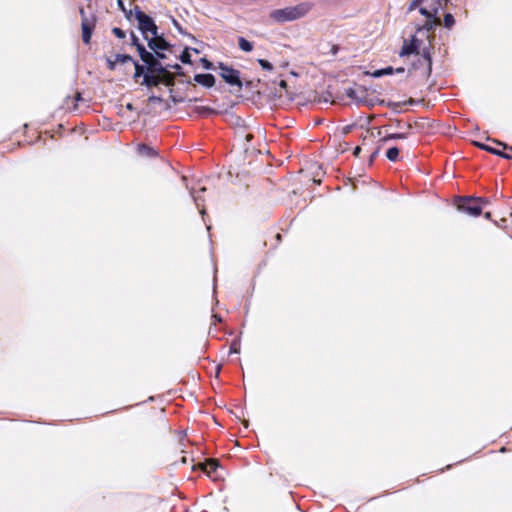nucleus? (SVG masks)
I'll list each match as a JSON object with an SVG mask.
<instances>
[{
  "mask_svg": "<svg viewBox=\"0 0 512 512\" xmlns=\"http://www.w3.org/2000/svg\"><path fill=\"white\" fill-rule=\"evenodd\" d=\"M133 43H134V44H136V45H138V44H139V43H138V38H137L136 36H134V37H133Z\"/></svg>",
  "mask_w": 512,
  "mask_h": 512,
  "instance_id": "c756f323",
  "label": "nucleus"
},
{
  "mask_svg": "<svg viewBox=\"0 0 512 512\" xmlns=\"http://www.w3.org/2000/svg\"><path fill=\"white\" fill-rule=\"evenodd\" d=\"M219 74L224 79L226 83L231 86H236L238 89H241L243 84L240 79V72L232 67H229L223 63L219 65Z\"/></svg>",
  "mask_w": 512,
  "mask_h": 512,
  "instance_id": "39448f33",
  "label": "nucleus"
},
{
  "mask_svg": "<svg viewBox=\"0 0 512 512\" xmlns=\"http://www.w3.org/2000/svg\"><path fill=\"white\" fill-rule=\"evenodd\" d=\"M112 32L119 39H123L126 36L125 32L118 27L113 28Z\"/></svg>",
  "mask_w": 512,
  "mask_h": 512,
  "instance_id": "393cba45",
  "label": "nucleus"
},
{
  "mask_svg": "<svg viewBox=\"0 0 512 512\" xmlns=\"http://www.w3.org/2000/svg\"><path fill=\"white\" fill-rule=\"evenodd\" d=\"M359 151H360V148H359V147H357V148L355 149V151H354V154H355V155H358Z\"/></svg>",
  "mask_w": 512,
  "mask_h": 512,
  "instance_id": "7c9ffc66",
  "label": "nucleus"
},
{
  "mask_svg": "<svg viewBox=\"0 0 512 512\" xmlns=\"http://www.w3.org/2000/svg\"><path fill=\"white\" fill-rule=\"evenodd\" d=\"M421 41L414 35L410 41L405 40L399 55L401 57L411 54H418L420 50Z\"/></svg>",
  "mask_w": 512,
  "mask_h": 512,
  "instance_id": "0eeeda50",
  "label": "nucleus"
},
{
  "mask_svg": "<svg viewBox=\"0 0 512 512\" xmlns=\"http://www.w3.org/2000/svg\"><path fill=\"white\" fill-rule=\"evenodd\" d=\"M398 156H399V149L397 147H391L387 150L386 152V157L392 161V162H395L397 161L398 159Z\"/></svg>",
  "mask_w": 512,
  "mask_h": 512,
  "instance_id": "dca6fc26",
  "label": "nucleus"
},
{
  "mask_svg": "<svg viewBox=\"0 0 512 512\" xmlns=\"http://www.w3.org/2000/svg\"><path fill=\"white\" fill-rule=\"evenodd\" d=\"M138 151L141 155L144 156L152 157L156 155V151L153 148L144 144L138 146Z\"/></svg>",
  "mask_w": 512,
  "mask_h": 512,
  "instance_id": "2eb2a0df",
  "label": "nucleus"
},
{
  "mask_svg": "<svg viewBox=\"0 0 512 512\" xmlns=\"http://www.w3.org/2000/svg\"><path fill=\"white\" fill-rule=\"evenodd\" d=\"M115 61L116 63H128V62H133V59L131 56L129 55H125V54H117L115 56Z\"/></svg>",
  "mask_w": 512,
  "mask_h": 512,
  "instance_id": "a211bd4d",
  "label": "nucleus"
},
{
  "mask_svg": "<svg viewBox=\"0 0 512 512\" xmlns=\"http://www.w3.org/2000/svg\"><path fill=\"white\" fill-rule=\"evenodd\" d=\"M426 0H413L410 3L409 10L412 11L418 7H422Z\"/></svg>",
  "mask_w": 512,
  "mask_h": 512,
  "instance_id": "b1692460",
  "label": "nucleus"
},
{
  "mask_svg": "<svg viewBox=\"0 0 512 512\" xmlns=\"http://www.w3.org/2000/svg\"><path fill=\"white\" fill-rule=\"evenodd\" d=\"M497 145H499V146H503L504 148H506V146H505V145H503L501 142H497Z\"/></svg>",
  "mask_w": 512,
  "mask_h": 512,
  "instance_id": "72a5a7b5",
  "label": "nucleus"
},
{
  "mask_svg": "<svg viewBox=\"0 0 512 512\" xmlns=\"http://www.w3.org/2000/svg\"><path fill=\"white\" fill-rule=\"evenodd\" d=\"M422 58H423V61L426 64L427 71L430 72L431 71L432 62H431L430 54H429V52H428V50L426 48H423Z\"/></svg>",
  "mask_w": 512,
  "mask_h": 512,
  "instance_id": "f3484780",
  "label": "nucleus"
},
{
  "mask_svg": "<svg viewBox=\"0 0 512 512\" xmlns=\"http://www.w3.org/2000/svg\"><path fill=\"white\" fill-rule=\"evenodd\" d=\"M354 93H355V92H354V90H352V89L347 90V95H348L350 98H354Z\"/></svg>",
  "mask_w": 512,
  "mask_h": 512,
  "instance_id": "cd10ccee",
  "label": "nucleus"
},
{
  "mask_svg": "<svg viewBox=\"0 0 512 512\" xmlns=\"http://www.w3.org/2000/svg\"><path fill=\"white\" fill-rule=\"evenodd\" d=\"M132 63H133V64H134V66H135L134 78H138V77H140L141 75H143V76H144V67H143V66H141L140 64H138L137 62H135L134 60H133V62H132Z\"/></svg>",
  "mask_w": 512,
  "mask_h": 512,
  "instance_id": "412c9836",
  "label": "nucleus"
},
{
  "mask_svg": "<svg viewBox=\"0 0 512 512\" xmlns=\"http://www.w3.org/2000/svg\"><path fill=\"white\" fill-rule=\"evenodd\" d=\"M405 69L403 67H399L397 69H394L393 67L391 66H388V67H385V68H382V69H377L373 72H369V71H366L365 72V75H369L373 78H380V77H383V76H388V75H392L393 73H404Z\"/></svg>",
  "mask_w": 512,
  "mask_h": 512,
  "instance_id": "1a4fd4ad",
  "label": "nucleus"
},
{
  "mask_svg": "<svg viewBox=\"0 0 512 512\" xmlns=\"http://www.w3.org/2000/svg\"><path fill=\"white\" fill-rule=\"evenodd\" d=\"M116 64L117 63H116L115 59L114 60H111V59L107 60V65H108V68L110 70H114L116 68Z\"/></svg>",
  "mask_w": 512,
  "mask_h": 512,
  "instance_id": "a878e982",
  "label": "nucleus"
},
{
  "mask_svg": "<svg viewBox=\"0 0 512 512\" xmlns=\"http://www.w3.org/2000/svg\"><path fill=\"white\" fill-rule=\"evenodd\" d=\"M448 0H431L428 5L419 8V12L426 17L425 23L417 29V34L429 33L440 24L438 13L444 9Z\"/></svg>",
  "mask_w": 512,
  "mask_h": 512,
  "instance_id": "f03ea898",
  "label": "nucleus"
},
{
  "mask_svg": "<svg viewBox=\"0 0 512 512\" xmlns=\"http://www.w3.org/2000/svg\"><path fill=\"white\" fill-rule=\"evenodd\" d=\"M134 14L138 21L139 29L144 37L148 39L149 36H151V39L149 40V46L150 48L154 49L153 42L154 37L157 36V26L155 25L153 19L146 15L138 6H135Z\"/></svg>",
  "mask_w": 512,
  "mask_h": 512,
  "instance_id": "7ed1b4c3",
  "label": "nucleus"
},
{
  "mask_svg": "<svg viewBox=\"0 0 512 512\" xmlns=\"http://www.w3.org/2000/svg\"><path fill=\"white\" fill-rule=\"evenodd\" d=\"M490 216H491L490 212L485 213V217H486L487 219H489V218H490Z\"/></svg>",
  "mask_w": 512,
  "mask_h": 512,
  "instance_id": "473e14b6",
  "label": "nucleus"
},
{
  "mask_svg": "<svg viewBox=\"0 0 512 512\" xmlns=\"http://www.w3.org/2000/svg\"><path fill=\"white\" fill-rule=\"evenodd\" d=\"M153 72L154 71L148 70V72L144 74L142 82L143 85L151 87L157 86L162 82V78L159 75H155Z\"/></svg>",
  "mask_w": 512,
  "mask_h": 512,
  "instance_id": "9b49d317",
  "label": "nucleus"
},
{
  "mask_svg": "<svg viewBox=\"0 0 512 512\" xmlns=\"http://www.w3.org/2000/svg\"><path fill=\"white\" fill-rule=\"evenodd\" d=\"M194 81L204 87L210 88L215 84V78L212 74H196Z\"/></svg>",
  "mask_w": 512,
  "mask_h": 512,
  "instance_id": "9d476101",
  "label": "nucleus"
},
{
  "mask_svg": "<svg viewBox=\"0 0 512 512\" xmlns=\"http://www.w3.org/2000/svg\"><path fill=\"white\" fill-rule=\"evenodd\" d=\"M137 49L139 51L141 60L148 65V70L155 71L156 66L159 64L155 57L141 44L137 45Z\"/></svg>",
  "mask_w": 512,
  "mask_h": 512,
  "instance_id": "6e6552de",
  "label": "nucleus"
},
{
  "mask_svg": "<svg viewBox=\"0 0 512 512\" xmlns=\"http://www.w3.org/2000/svg\"><path fill=\"white\" fill-rule=\"evenodd\" d=\"M258 63L264 70L271 71L273 69L272 64L265 59H259Z\"/></svg>",
  "mask_w": 512,
  "mask_h": 512,
  "instance_id": "4be33fe9",
  "label": "nucleus"
},
{
  "mask_svg": "<svg viewBox=\"0 0 512 512\" xmlns=\"http://www.w3.org/2000/svg\"><path fill=\"white\" fill-rule=\"evenodd\" d=\"M219 465L217 463L216 460L214 459H210L208 461H206L203 465H202V469L203 471L208 474V475H211L212 473H215L216 470L218 469Z\"/></svg>",
  "mask_w": 512,
  "mask_h": 512,
  "instance_id": "f8f14e48",
  "label": "nucleus"
},
{
  "mask_svg": "<svg viewBox=\"0 0 512 512\" xmlns=\"http://www.w3.org/2000/svg\"><path fill=\"white\" fill-rule=\"evenodd\" d=\"M238 46L244 52H251L253 50V44L244 37L238 38Z\"/></svg>",
  "mask_w": 512,
  "mask_h": 512,
  "instance_id": "ddd939ff",
  "label": "nucleus"
},
{
  "mask_svg": "<svg viewBox=\"0 0 512 512\" xmlns=\"http://www.w3.org/2000/svg\"><path fill=\"white\" fill-rule=\"evenodd\" d=\"M406 138V134L404 133H392V134H389L388 136H386L384 138L385 141L387 140H392V139H404Z\"/></svg>",
  "mask_w": 512,
  "mask_h": 512,
  "instance_id": "5701e85b",
  "label": "nucleus"
},
{
  "mask_svg": "<svg viewBox=\"0 0 512 512\" xmlns=\"http://www.w3.org/2000/svg\"><path fill=\"white\" fill-rule=\"evenodd\" d=\"M191 194L193 196V199H194V202H195L196 206L200 210V214L204 215L205 208L203 206H201V203H200L201 202V197L198 194H196L193 190L191 191Z\"/></svg>",
  "mask_w": 512,
  "mask_h": 512,
  "instance_id": "aec40b11",
  "label": "nucleus"
},
{
  "mask_svg": "<svg viewBox=\"0 0 512 512\" xmlns=\"http://www.w3.org/2000/svg\"><path fill=\"white\" fill-rule=\"evenodd\" d=\"M206 190L205 187L200 188V192H204Z\"/></svg>",
  "mask_w": 512,
  "mask_h": 512,
  "instance_id": "f704fd0d",
  "label": "nucleus"
},
{
  "mask_svg": "<svg viewBox=\"0 0 512 512\" xmlns=\"http://www.w3.org/2000/svg\"><path fill=\"white\" fill-rule=\"evenodd\" d=\"M117 5L121 11H123L124 13H127V10H126L123 0H117Z\"/></svg>",
  "mask_w": 512,
  "mask_h": 512,
  "instance_id": "bb28decb",
  "label": "nucleus"
},
{
  "mask_svg": "<svg viewBox=\"0 0 512 512\" xmlns=\"http://www.w3.org/2000/svg\"><path fill=\"white\" fill-rule=\"evenodd\" d=\"M455 24V19L452 14L447 13L444 16V26L448 29L452 28Z\"/></svg>",
  "mask_w": 512,
  "mask_h": 512,
  "instance_id": "6ab92c4d",
  "label": "nucleus"
},
{
  "mask_svg": "<svg viewBox=\"0 0 512 512\" xmlns=\"http://www.w3.org/2000/svg\"><path fill=\"white\" fill-rule=\"evenodd\" d=\"M80 13L82 15V23H81V28H82V39H83V42L85 44H89L90 40H91V36H92V33H93V30H94V27H95V19L94 18H87L85 16V13H84V10L81 9L80 10Z\"/></svg>",
  "mask_w": 512,
  "mask_h": 512,
  "instance_id": "423d86ee",
  "label": "nucleus"
},
{
  "mask_svg": "<svg viewBox=\"0 0 512 512\" xmlns=\"http://www.w3.org/2000/svg\"><path fill=\"white\" fill-rule=\"evenodd\" d=\"M76 99H77V100H80V99H81V94H80V93H77V94H76Z\"/></svg>",
  "mask_w": 512,
  "mask_h": 512,
  "instance_id": "2f4dec72",
  "label": "nucleus"
},
{
  "mask_svg": "<svg viewBox=\"0 0 512 512\" xmlns=\"http://www.w3.org/2000/svg\"><path fill=\"white\" fill-rule=\"evenodd\" d=\"M312 8L313 3L304 1L294 6L275 9L270 12L269 17L276 23L292 22L305 17Z\"/></svg>",
  "mask_w": 512,
  "mask_h": 512,
  "instance_id": "f257e3e1",
  "label": "nucleus"
},
{
  "mask_svg": "<svg viewBox=\"0 0 512 512\" xmlns=\"http://www.w3.org/2000/svg\"><path fill=\"white\" fill-rule=\"evenodd\" d=\"M487 203L488 200L481 197H465L459 199L457 207L460 211L470 216L477 217L482 213L483 206Z\"/></svg>",
  "mask_w": 512,
  "mask_h": 512,
  "instance_id": "20e7f679",
  "label": "nucleus"
},
{
  "mask_svg": "<svg viewBox=\"0 0 512 512\" xmlns=\"http://www.w3.org/2000/svg\"><path fill=\"white\" fill-rule=\"evenodd\" d=\"M286 85H287V84H286V81H285V80H281V81H280V86H281L282 88H285V87H286Z\"/></svg>",
  "mask_w": 512,
  "mask_h": 512,
  "instance_id": "c85d7f7f",
  "label": "nucleus"
},
{
  "mask_svg": "<svg viewBox=\"0 0 512 512\" xmlns=\"http://www.w3.org/2000/svg\"><path fill=\"white\" fill-rule=\"evenodd\" d=\"M477 145H478L481 149L486 150V151H488V152H491V153H493V154H496V155L502 156V157L507 158V159L511 158V156H510V155L504 154L502 151H500V150H498V149H496V148H494V147H492V146H489V145H486V144H477Z\"/></svg>",
  "mask_w": 512,
  "mask_h": 512,
  "instance_id": "4468645a",
  "label": "nucleus"
}]
</instances>
